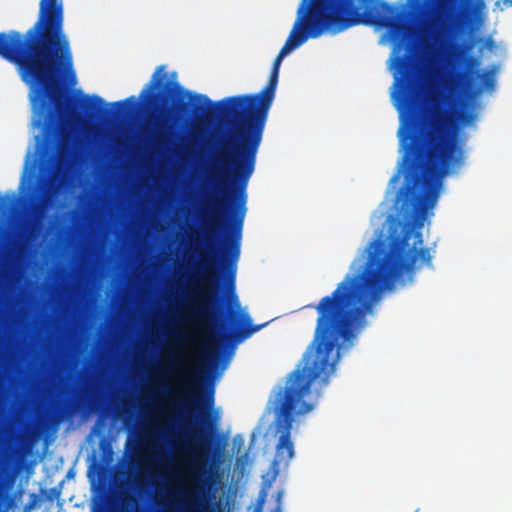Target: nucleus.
Listing matches in <instances>:
<instances>
[{
    "label": "nucleus",
    "mask_w": 512,
    "mask_h": 512,
    "mask_svg": "<svg viewBox=\"0 0 512 512\" xmlns=\"http://www.w3.org/2000/svg\"><path fill=\"white\" fill-rule=\"evenodd\" d=\"M302 3L289 37L278 55L285 57L309 38L324 32L340 33L358 24L386 28L394 52L405 48L403 56H393L396 67L392 98L399 112L398 131L404 155L396 182L404 172V185L397 194L400 212L406 220L400 233L391 234L389 244L372 240L366 250H429L422 247L420 231L426 210L433 208L443 179L455 173L464 162V150L457 137L455 120L445 102L432 98L426 106V80L416 46L409 41L407 13L380 0H311Z\"/></svg>",
    "instance_id": "1"
},
{
    "label": "nucleus",
    "mask_w": 512,
    "mask_h": 512,
    "mask_svg": "<svg viewBox=\"0 0 512 512\" xmlns=\"http://www.w3.org/2000/svg\"><path fill=\"white\" fill-rule=\"evenodd\" d=\"M283 57L274 59L268 83L258 93L226 97L213 102L204 94L185 90L177 81L166 79L164 66L157 67L139 98L157 122L165 124L180 113L219 117L233 122L214 156L216 170L210 180L227 202L212 198L210 225L206 231L208 249L200 254L202 263H237L246 215L247 186L255 171L269 110L275 98Z\"/></svg>",
    "instance_id": "2"
},
{
    "label": "nucleus",
    "mask_w": 512,
    "mask_h": 512,
    "mask_svg": "<svg viewBox=\"0 0 512 512\" xmlns=\"http://www.w3.org/2000/svg\"><path fill=\"white\" fill-rule=\"evenodd\" d=\"M0 56L14 64L30 87L32 102L43 127V146L55 148L59 115L65 111L60 79L73 66L70 41L64 32L62 0H40L36 22L24 34L0 32Z\"/></svg>",
    "instance_id": "3"
},
{
    "label": "nucleus",
    "mask_w": 512,
    "mask_h": 512,
    "mask_svg": "<svg viewBox=\"0 0 512 512\" xmlns=\"http://www.w3.org/2000/svg\"><path fill=\"white\" fill-rule=\"evenodd\" d=\"M0 56L14 64L30 87L32 102L43 127V146L55 148L59 115L65 111L60 79L73 66L70 41L64 32L62 0H40L36 22L24 34L0 32Z\"/></svg>",
    "instance_id": "4"
},
{
    "label": "nucleus",
    "mask_w": 512,
    "mask_h": 512,
    "mask_svg": "<svg viewBox=\"0 0 512 512\" xmlns=\"http://www.w3.org/2000/svg\"><path fill=\"white\" fill-rule=\"evenodd\" d=\"M185 407H191L199 415V428L195 432V439L198 444L204 448L206 455L209 456V467H201L200 474L203 476L198 494L203 501H206L212 490H215L219 484V467L222 463L224 454V443L219 441L212 444L211 435L217 431L218 415L206 413L214 406V389L209 388L204 393H191L189 401L183 404Z\"/></svg>",
    "instance_id": "5"
},
{
    "label": "nucleus",
    "mask_w": 512,
    "mask_h": 512,
    "mask_svg": "<svg viewBox=\"0 0 512 512\" xmlns=\"http://www.w3.org/2000/svg\"><path fill=\"white\" fill-rule=\"evenodd\" d=\"M116 111L107 108V104L98 95L84 96L82 109L89 119H108L125 113L127 110H133L138 107V101L134 96L125 100L112 103Z\"/></svg>",
    "instance_id": "6"
},
{
    "label": "nucleus",
    "mask_w": 512,
    "mask_h": 512,
    "mask_svg": "<svg viewBox=\"0 0 512 512\" xmlns=\"http://www.w3.org/2000/svg\"><path fill=\"white\" fill-rule=\"evenodd\" d=\"M464 0H443L441 9L445 12V20L450 29H457L467 24L472 17V10L462 5Z\"/></svg>",
    "instance_id": "7"
},
{
    "label": "nucleus",
    "mask_w": 512,
    "mask_h": 512,
    "mask_svg": "<svg viewBox=\"0 0 512 512\" xmlns=\"http://www.w3.org/2000/svg\"><path fill=\"white\" fill-rule=\"evenodd\" d=\"M495 83V70L479 73L476 70L469 69L467 72V85L476 91L493 90Z\"/></svg>",
    "instance_id": "8"
},
{
    "label": "nucleus",
    "mask_w": 512,
    "mask_h": 512,
    "mask_svg": "<svg viewBox=\"0 0 512 512\" xmlns=\"http://www.w3.org/2000/svg\"><path fill=\"white\" fill-rule=\"evenodd\" d=\"M435 0H415V12L420 16H428L433 11Z\"/></svg>",
    "instance_id": "9"
},
{
    "label": "nucleus",
    "mask_w": 512,
    "mask_h": 512,
    "mask_svg": "<svg viewBox=\"0 0 512 512\" xmlns=\"http://www.w3.org/2000/svg\"><path fill=\"white\" fill-rule=\"evenodd\" d=\"M171 144L167 134L161 130L155 140V147L159 150L167 149Z\"/></svg>",
    "instance_id": "10"
},
{
    "label": "nucleus",
    "mask_w": 512,
    "mask_h": 512,
    "mask_svg": "<svg viewBox=\"0 0 512 512\" xmlns=\"http://www.w3.org/2000/svg\"><path fill=\"white\" fill-rule=\"evenodd\" d=\"M220 356V350L219 348H213L209 351V354H208V357L211 361H214L216 359H218Z\"/></svg>",
    "instance_id": "11"
},
{
    "label": "nucleus",
    "mask_w": 512,
    "mask_h": 512,
    "mask_svg": "<svg viewBox=\"0 0 512 512\" xmlns=\"http://www.w3.org/2000/svg\"><path fill=\"white\" fill-rule=\"evenodd\" d=\"M42 208V199L38 198L33 202V210L35 213H39Z\"/></svg>",
    "instance_id": "12"
},
{
    "label": "nucleus",
    "mask_w": 512,
    "mask_h": 512,
    "mask_svg": "<svg viewBox=\"0 0 512 512\" xmlns=\"http://www.w3.org/2000/svg\"><path fill=\"white\" fill-rule=\"evenodd\" d=\"M473 119L472 114L470 113H461V121L464 123H470Z\"/></svg>",
    "instance_id": "13"
},
{
    "label": "nucleus",
    "mask_w": 512,
    "mask_h": 512,
    "mask_svg": "<svg viewBox=\"0 0 512 512\" xmlns=\"http://www.w3.org/2000/svg\"><path fill=\"white\" fill-rule=\"evenodd\" d=\"M424 50L427 54H435L437 49L434 46L428 45L424 42Z\"/></svg>",
    "instance_id": "14"
},
{
    "label": "nucleus",
    "mask_w": 512,
    "mask_h": 512,
    "mask_svg": "<svg viewBox=\"0 0 512 512\" xmlns=\"http://www.w3.org/2000/svg\"><path fill=\"white\" fill-rule=\"evenodd\" d=\"M282 492L277 493V507L275 508V512H280V504H281Z\"/></svg>",
    "instance_id": "15"
},
{
    "label": "nucleus",
    "mask_w": 512,
    "mask_h": 512,
    "mask_svg": "<svg viewBox=\"0 0 512 512\" xmlns=\"http://www.w3.org/2000/svg\"><path fill=\"white\" fill-rule=\"evenodd\" d=\"M238 440H239V446H241V445L243 444V441H242L241 436H239V435H238V436H235V438H234V442H237Z\"/></svg>",
    "instance_id": "16"
},
{
    "label": "nucleus",
    "mask_w": 512,
    "mask_h": 512,
    "mask_svg": "<svg viewBox=\"0 0 512 512\" xmlns=\"http://www.w3.org/2000/svg\"><path fill=\"white\" fill-rule=\"evenodd\" d=\"M5 206V199L0 195V209Z\"/></svg>",
    "instance_id": "17"
},
{
    "label": "nucleus",
    "mask_w": 512,
    "mask_h": 512,
    "mask_svg": "<svg viewBox=\"0 0 512 512\" xmlns=\"http://www.w3.org/2000/svg\"><path fill=\"white\" fill-rule=\"evenodd\" d=\"M200 512H212L210 510L207 509V507L205 505H201V510Z\"/></svg>",
    "instance_id": "18"
},
{
    "label": "nucleus",
    "mask_w": 512,
    "mask_h": 512,
    "mask_svg": "<svg viewBox=\"0 0 512 512\" xmlns=\"http://www.w3.org/2000/svg\"><path fill=\"white\" fill-rule=\"evenodd\" d=\"M72 115H73V117H75V118H77V119H80V118H81V113H77V114H76V113L72 112Z\"/></svg>",
    "instance_id": "19"
}]
</instances>
